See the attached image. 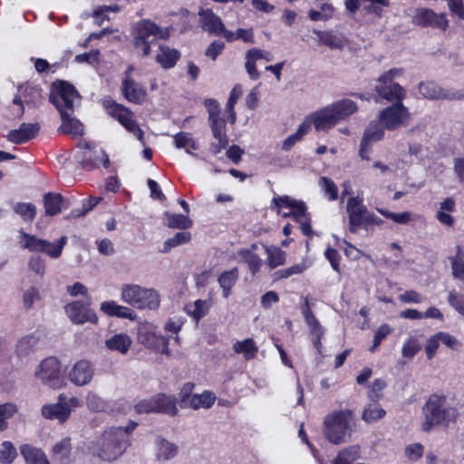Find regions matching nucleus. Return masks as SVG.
<instances>
[{
  "instance_id": "obj_25",
  "label": "nucleus",
  "mask_w": 464,
  "mask_h": 464,
  "mask_svg": "<svg viewBox=\"0 0 464 464\" xmlns=\"http://www.w3.org/2000/svg\"><path fill=\"white\" fill-rule=\"evenodd\" d=\"M121 91L124 97L130 102L140 104L145 97V89L130 77H125L122 81Z\"/></svg>"
},
{
  "instance_id": "obj_62",
  "label": "nucleus",
  "mask_w": 464,
  "mask_h": 464,
  "mask_svg": "<svg viewBox=\"0 0 464 464\" xmlns=\"http://www.w3.org/2000/svg\"><path fill=\"white\" fill-rule=\"evenodd\" d=\"M224 49L225 44L221 41L215 40L208 45V47L205 51V55L214 61L223 52Z\"/></svg>"
},
{
  "instance_id": "obj_37",
  "label": "nucleus",
  "mask_w": 464,
  "mask_h": 464,
  "mask_svg": "<svg viewBox=\"0 0 464 464\" xmlns=\"http://www.w3.org/2000/svg\"><path fill=\"white\" fill-rule=\"evenodd\" d=\"M156 446L157 459L160 460H168L178 453V447L165 439L158 438L156 440Z\"/></svg>"
},
{
  "instance_id": "obj_53",
  "label": "nucleus",
  "mask_w": 464,
  "mask_h": 464,
  "mask_svg": "<svg viewBox=\"0 0 464 464\" xmlns=\"http://www.w3.org/2000/svg\"><path fill=\"white\" fill-rule=\"evenodd\" d=\"M462 248L457 246V255L451 257L452 275L459 279H464V259L461 256Z\"/></svg>"
},
{
  "instance_id": "obj_46",
  "label": "nucleus",
  "mask_w": 464,
  "mask_h": 464,
  "mask_svg": "<svg viewBox=\"0 0 464 464\" xmlns=\"http://www.w3.org/2000/svg\"><path fill=\"white\" fill-rule=\"evenodd\" d=\"M224 38L227 42H234L237 39L243 40L245 43H254V33L251 28L243 29L239 28L235 33L232 31L227 30L224 34Z\"/></svg>"
},
{
  "instance_id": "obj_20",
  "label": "nucleus",
  "mask_w": 464,
  "mask_h": 464,
  "mask_svg": "<svg viewBox=\"0 0 464 464\" xmlns=\"http://www.w3.org/2000/svg\"><path fill=\"white\" fill-rule=\"evenodd\" d=\"M413 23L422 27H432L445 30L449 22L444 14H438L431 9L419 8L413 16Z\"/></svg>"
},
{
  "instance_id": "obj_30",
  "label": "nucleus",
  "mask_w": 464,
  "mask_h": 464,
  "mask_svg": "<svg viewBox=\"0 0 464 464\" xmlns=\"http://www.w3.org/2000/svg\"><path fill=\"white\" fill-rule=\"evenodd\" d=\"M21 454L26 464H50L44 451L31 445H23Z\"/></svg>"
},
{
  "instance_id": "obj_17",
  "label": "nucleus",
  "mask_w": 464,
  "mask_h": 464,
  "mask_svg": "<svg viewBox=\"0 0 464 464\" xmlns=\"http://www.w3.org/2000/svg\"><path fill=\"white\" fill-rule=\"evenodd\" d=\"M346 209L349 215V230L356 233L361 227H367L368 209L358 197L350 198Z\"/></svg>"
},
{
  "instance_id": "obj_52",
  "label": "nucleus",
  "mask_w": 464,
  "mask_h": 464,
  "mask_svg": "<svg viewBox=\"0 0 464 464\" xmlns=\"http://www.w3.org/2000/svg\"><path fill=\"white\" fill-rule=\"evenodd\" d=\"M214 138L228 139L227 135L226 121L223 117L208 120Z\"/></svg>"
},
{
  "instance_id": "obj_21",
  "label": "nucleus",
  "mask_w": 464,
  "mask_h": 464,
  "mask_svg": "<svg viewBox=\"0 0 464 464\" xmlns=\"http://www.w3.org/2000/svg\"><path fill=\"white\" fill-rule=\"evenodd\" d=\"M384 135L383 128L378 121H371L364 130L363 136L361 140L359 155L363 160H369L368 153L371 150L372 142L381 140Z\"/></svg>"
},
{
  "instance_id": "obj_64",
  "label": "nucleus",
  "mask_w": 464,
  "mask_h": 464,
  "mask_svg": "<svg viewBox=\"0 0 464 464\" xmlns=\"http://www.w3.org/2000/svg\"><path fill=\"white\" fill-rule=\"evenodd\" d=\"M391 333V328L388 324L381 325L374 334L373 344L370 348V351L372 353L376 350V348L380 345L382 341Z\"/></svg>"
},
{
  "instance_id": "obj_50",
  "label": "nucleus",
  "mask_w": 464,
  "mask_h": 464,
  "mask_svg": "<svg viewBox=\"0 0 464 464\" xmlns=\"http://www.w3.org/2000/svg\"><path fill=\"white\" fill-rule=\"evenodd\" d=\"M18 411L17 406L12 402L0 404V430L7 428V420L13 417Z\"/></svg>"
},
{
  "instance_id": "obj_7",
  "label": "nucleus",
  "mask_w": 464,
  "mask_h": 464,
  "mask_svg": "<svg viewBox=\"0 0 464 464\" xmlns=\"http://www.w3.org/2000/svg\"><path fill=\"white\" fill-rule=\"evenodd\" d=\"M272 202L278 211L283 208H288L289 212H285L283 215L285 217H293L295 221L299 224V227L304 235H312L310 218L304 202L293 199L289 196L274 197Z\"/></svg>"
},
{
  "instance_id": "obj_5",
  "label": "nucleus",
  "mask_w": 464,
  "mask_h": 464,
  "mask_svg": "<svg viewBox=\"0 0 464 464\" xmlns=\"http://www.w3.org/2000/svg\"><path fill=\"white\" fill-rule=\"evenodd\" d=\"M121 298L137 309L156 310L160 304V295L155 289L136 284L123 285L121 288Z\"/></svg>"
},
{
  "instance_id": "obj_16",
  "label": "nucleus",
  "mask_w": 464,
  "mask_h": 464,
  "mask_svg": "<svg viewBox=\"0 0 464 464\" xmlns=\"http://www.w3.org/2000/svg\"><path fill=\"white\" fill-rule=\"evenodd\" d=\"M65 313L74 324H83L87 322L97 324L98 316L91 308L90 302L74 301L65 306Z\"/></svg>"
},
{
  "instance_id": "obj_41",
  "label": "nucleus",
  "mask_w": 464,
  "mask_h": 464,
  "mask_svg": "<svg viewBox=\"0 0 464 464\" xmlns=\"http://www.w3.org/2000/svg\"><path fill=\"white\" fill-rule=\"evenodd\" d=\"M164 216L169 227L187 229L192 226V220L187 215L165 212Z\"/></svg>"
},
{
  "instance_id": "obj_28",
  "label": "nucleus",
  "mask_w": 464,
  "mask_h": 464,
  "mask_svg": "<svg viewBox=\"0 0 464 464\" xmlns=\"http://www.w3.org/2000/svg\"><path fill=\"white\" fill-rule=\"evenodd\" d=\"M132 341L130 337L124 333L113 334L106 339L105 346L114 352L126 354L131 346Z\"/></svg>"
},
{
  "instance_id": "obj_35",
  "label": "nucleus",
  "mask_w": 464,
  "mask_h": 464,
  "mask_svg": "<svg viewBox=\"0 0 464 464\" xmlns=\"http://www.w3.org/2000/svg\"><path fill=\"white\" fill-rule=\"evenodd\" d=\"M233 350L236 353H243L246 360H251L256 357L258 347L252 338H247L237 341L233 344Z\"/></svg>"
},
{
  "instance_id": "obj_54",
  "label": "nucleus",
  "mask_w": 464,
  "mask_h": 464,
  "mask_svg": "<svg viewBox=\"0 0 464 464\" xmlns=\"http://www.w3.org/2000/svg\"><path fill=\"white\" fill-rule=\"evenodd\" d=\"M86 405L88 409L93 411H104L108 409L107 402L94 392H88L86 397Z\"/></svg>"
},
{
  "instance_id": "obj_10",
  "label": "nucleus",
  "mask_w": 464,
  "mask_h": 464,
  "mask_svg": "<svg viewBox=\"0 0 464 464\" xmlns=\"http://www.w3.org/2000/svg\"><path fill=\"white\" fill-rule=\"evenodd\" d=\"M160 28L149 20L140 21L136 26L133 39L135 50L142 56L150 54L151 47L157 44L160 35Z\"/></svg>"
},
{
  "instance_id": "obj_23",
  "label": "nucleus",
  "mask_w": 464,
  "mask_h": 464,
  "mask_svg": "<svg viewBox=\"0 0 464 464\" xmlns=\"http://www.w3.org/2000/svg\"><path fill=\"white\" fill-rule=\"evenodd\" d=\"M312 125H314L316 130H319V112H314L311 116L306 117L298 127L296 132L288 136L283 141L282 150L285 151L290 150L296 142L300 141L308 133Z\"/></svg>"
},
{
  "instance_id": "obj_49",
  "label": "nucleus",
  "mask_w": 464,
  "mask_h": 464,
  "mask_svg": "<svg viewBox=\"0 0 464 464\" xmlns=\"http://www.w3.org/2000/svg\"><path fill=\"white\" fill-rule=\"evenodd\" d=\"M14 210L24 221H32L36 214V208L32 203L19 202L14 206Z\"/></svg>"
},
{
  "instance_id": "obj_55",
  "label": "nucleus",
  "mask_w": 464,
  "mask_h": 464,
  "mask_svg": "<svg viewBox=\"0 0 464 464\" xmlns=\"http://www.w3.org/2000/svg\"><path fill=\"white\" fill-rule=\"evenodd\" d=\"M385 413L386 412L382 408L369 405L368 407L364 408L362 414V419L367 423H372L373 421H376L377 420L383 418Z\"/></svg>"
},
{
  "instance_id": "obj_45",
  "label": "nucleus",
  "mask_w": 464,
  "mask_h": 464,
  "mask_svg": "<svg viewBox=\"0 0 464 464\" xmlns=\"http://www.w3.org/2000/svg\"><path fill=\"white\" fill-rule=\"evenodd\" d=\"M22 96L27 104L38 106L43 101L42 90L38 86L21 87Z\"/></svg>"
},
{
  "instance_id": "obj_56",
  "label": "nucleus",
  "mask_w": 464,
  "mask_h": 464,
  "mask_svg": "<svg viewBox=\"0 0 464 464\" xmlns=\"http://www.w3.org/2000/svg\"><path fill=\"white\" fill-rule=\"evenodd\" d=\"M41 296L37 287L31 286L23 292V305L24 309L30 310L34 304L40 301Z\"/></svg>"
},
{
  "instance_id": "obj_38",
  "label": "nucleus",
  "mask_w": 464,
  "mask_h": 464,
  "mask_svg": "<svg viewBox=\"0 0 464 464\" xmlns=\"http://www.w3.org/2000/svg\"><path fill=\"white\" fill-rule=\"evenodd\" d=\"M264 247L267 254L266 263L271 269L285 264V253L282 249L275 246H264Z\"/></svg>"
},
{
  "instance_id": "obj_42",
  "label": "nucleus",
  "mask_w": 464,
  "mask_h": 464,
  "mask_svg": "<svg viewBox=\"0 0 464 464\" xmlns=\"http://www.w3.org/2000/svg\"><path fill=\"white\" fill-rule=\"evenodd\" d=\"M360 458V448L357 445H353L343 449L336 458L334 459L333 464H352L353 461Z\"/></svg>"
},
{
  "instance_id": "obj_27",
  "label": "nucleus",
  "mask_w": 464,
  "mask_h": 464,
  "mask_svg": "<svg viewBox=\"0 0 464 464\" xmlns=\"http://www.w3.org/2000/svg\"><path fill=\"white\" fill-rule=\"evenodd\" d=\"M101 311L110 316L126 318L130 321L137 319V314L127 306L120 305L115 301H104L101 304Z\"/></svg>"
},
{
  "instance_id": "obj_59",
  "label": "nucleus",
  "mask_w": 464,
  "mask_h": 464,
  "mask_svg": "<svg viewBox=\"0 0 464 464\" xmlns=\"http://www.w3.org/2000/svg\"><path fill=\"white\" fill-rule=\"evenodd\" d=\"M321 183L325 196L329 200H334L338 196V188L336 185L328 178L321 177Z\"/></svg>"
},
{
  "instance_id": "obj_43",
  "label": "nucleus",
  "mask_w": 464,
  "mask_h": 464,
  "mask_svg": "<svg viewBox=\"0 0 464 464\" xmlns=\"http://www.w3.org/2000/svg\"><path fill=\"white\" fill-rule=\"evenodd\" d=\"M237 254L240 259L247 264L248 268L252 274L255 275L259 271L262 265V260L256 254L252 252V250L242 248L238 251Z\"/></svg>"
},
{
  "instance_id": "obj_51",
  "label": "nucleus",
  "mask_w": 464,
  "mask_h": 464,
  "mask_svg": "<svg viewBox=\"0 0 464 464\" xmlns=\"http://www.w3.org/2000/svg\"><path fill=\"white\" fill-rule=\"evenodd\" d=\"M174 145L178 149L197 150L198 147L190 133L179 132L173 136Z\"/></svg>"
},
{
  "instance_id": "obj_12",
  "label": "nucleus",
  "mask_w": 464,
  "mask_h": 464,
  "mask_svg": "<svg viewBox=\"0 0 464 464\" xmlns=\"http://www.w3.org/2000/svg\"><path fill=\"white\" fill-rule=\"evenodd\" d=\"M104 105L108 113L115 118L124 128L131 132L140 141L143 142V130L133 120L132 112L126 107L113 101H105Z\"/></svg>"
},
{
  "instance_id": "obj_33",
  "label": "nucleus",
  "mask_w": 464,
  "mask_h": 464,
  "mask_svg": "<svg viewBox=\"0 0 464 464\" xmlns=\"http://www.w3.org/2000/svg\"><path fill=\"white\" fill-rule=\"evenodd\" d=\"M239 274L237 268L223 272L218 278V282L222 289V295L227 298L231 294V289L238 280Z\"/></svg>"
},
{
  "instance_id": "obj_48",
  "label": "nucleus",
  "mask_w": 464,
  "mask_h": 464,
  "mask_svg": "<svg viewBox=\"0 0 464 464\" xmlns=\"http://www.w3.org/2000/svg\"><path fill=\"white\" fill-rule=\"evenodd\" d=\"M241 95V88L239 85L235 86L230 92L229 98L226 106V110L228 113V122L234 124L237 120V114L234 110L235 104L237 103L239 96Z\"/></svg>"
},
{
  "instance_id": "obj_13",
  "label": "nucleus",
  "mask_w": 464,
  "mask_h": 464,
  "mask_svg": "<svg viewBox=\"0 0 464 464\" xmlns=\"http://www.w3.org/2000/svg\"><path fill=\"white\" fill-rule=\"evenodd\" d=\"M379 120L384 128L394 130L409 124L410 112L402 102H395L380 111Z\"/></svg>"
},
{
  "instance_id": "obj_18",
  "label": "nucleus",
  "mask_w": 464,
  "mask_h": 464,
  "mask_svg": "<svg viewBox=\"0 0 464 464\" xmlns=\"http://www.w3.org/2000/svg\"><path fill=\"white\" fill-rule=\"evenodd\" d=\"M67 376L69 381L75 386H86L90 384L93 379V365L88 360H78L69 370Z\"/></svg>"
},
{
  "instance_id": "obj_39",
  "label": "nucleus",
  "mask_w": 464,
  "mask_h": 464,
  "mask_svg": "<svg viewBox=\"0 0 464 464\" xmlns=\"http://www.w3.org/2000/svg\"><path fill=\"white\" fill-rule=\"evenodd\" d=\"M302 313L304 316L307 325L310 327L312 341L314 346L318 349L319 347V333L317 332V320L310 310L309 303L305 300L304 305L302 307Z\"/></svg>"
},
{
  "instance_id": "obj_58",
  "label": "nucleus",
  "mask_w": 464,
  "mask_h": 464,
  "mask_svg": "<svg viewBox=\"0 0 464 464\" xmlns=\"http://www.w3.org/2000/svg\"><path fill=\"white\" fill-rule=\"evenodd\" d=\"M380 214H382L386 218H390L395 223L398 224H407L411 220V214L409 211L401 212V213H394L383 208L377 209Z\"/></svg>"
},
{
  "instance_id": "obj_11",
  "label": "nucleus",
  "mask_w": 464,
  "mask_h": 464,
  "mask_svg": "<svg viewBox=\"0 0 464 464\" xmlns=\"http://www.w3.org/2000/svg\"><path fill=\"white\" fill-rule=\"evenodd\" d=\"M80 150L76 158L80 165L85 169H93L102 164L105 168L110 165L109 156L102 148H98L89 142H80Z\"/></svg>"
},
{
  "instance_id": "obj_31",
  "label": "nucleus",
  "mask_w": 464,
  "mask_h": 464,
  "mask_svg": "<svg viewBox=\"0 0 464 464\" xmlns=\"http://www.w3.org/2000/svg\"><path fill=\"white\" fill-rule=\"evenodd\" d=\"M156 412L175 416L178 412L176 401L171 396L157 394L154 396Z\"/></svg>"
},
{
  "instance_id": "obj_14",
  "label": "nucleus",
  "mask_w": 464,
  "mask_h": 464,
  "mask_svg": "<svg viewBox=\"0 0 464 464\" xmlns=\"http://www.w3.org/2000/svg\"><path fill=\"white\" fill-rule=\"evenodd\" d=\"M193 384L186 383L179 393V406L192 410L209 409L215 402V395L208 391L200 394H190Z\"/></svg>"
},
{
  "instance_id": "obj_15",
  "label": "nucleus",
  "mask_w": 464,
  "mask_h": 464,
  "mask_svg": "<svg viewBox=\"0 0 464 464\" xmlns=\"http://www.w3.org/2000/svg\"><path fill=\"white\" fill-rule=\"evenodd\" d=\"M420 93L428 100L463 101L464 91L444 89L434 82H423L419 84Z\"/></svg>"
},
{
  "instance_id": "obj_63",
  "label": "nucleus",
  "mask_w": 464,
  "mask_h": 464,
  "mask_svg": "<svg viewBox=\"0 0 464 464\" xmlns=\"http://www.w3.org/2000/svg\"><path fill=\"white\" fill-rule=\"evenodd\" d=\"M386 385L387 384L384 380L376 379L372 384V390L369 393V398L373 401H379L382 397L381 392L386 387Z\"/></svg>"
},
{
  "instance_id": "obj_22",
  "label": "nucleus",
  "mask_w": 464,
  "mask_h": 464,
  "mask_svg": "<svg viewBox=\"0 0 464 464\" xmlns=\"http://www.w3.org/2000/svg\"><path fill=\"white\" fill-rule=\"evenodd\" d=\"M199 25L207 33L215 35H222L227 31L221 18L211 9H201L198 12Z\"/></svg>"
},
{
  "instance_id": "obj_34",
  "label": "nucleus",
  "mask_w": 464,
  "mask_h": 464,
  "mask_svg": "<svg viewBox=\"0 0 464 464\" xmlns=\"http://www.w3.org/2000/svg\"><path fill=\"white\" fill-rule=\"evenodd\" d=\"M160 53L157 54V62L165 69L172 68L179 58V53L176 49L159 46Z\"/></svg>"
},
{
  "instance_id": "obj_19",
  "label": "nucleus",
  "mask_w": 464,
  "mask_h": 464,
  "mask_svg": "<svg viewBox=\"0 0 464 464\" xmlns=\"http://www.w3.org/2000/svg\"><path fill=\"white\" fill-rule=\"evenodd\" d=\"M71 411L72 410L69 408L67 397L63 393L59 395L56 403L44 404L41 410L44 418L57 420L60 422H64L70 417Z\"/></svg>"
},
{
  "instance_id": "obj_9",
  "label": "nucleus",
  "mask_w": 464,
  "mask_h": 464,
  "mask_svg": "<svg viewBox=\"0 0 464 464\" xmlns=\"http://www.w3.org/2000/svg\"><path fill=\"white\" fill-rule=\"evenodd\" d=\"M356 103L349 99H343L321 109V129H328L357 111Z\"/></svg>"
},
{
  "instance_id": "obj_24",
  "label": "nucleus",
  "mask_w": 464,
  "mask_h": 464,
  "mask_svg": "<svg viewBox=\"0 0 464 464\" xmlns=\"http://www.w3.org/2000/svg\"><path fill=\"white\" fill-rule=\"evenodd\" d=\"M40 130L38 123H22L16 130L8 132L7 140L14 144H23L36 136Z\"/></svg>"
},
{
  "instance_id": "obj_4",
  "label": "nucleus",
  "mask_w": 464,
  "mask_h": 464,
  "mask_svg": "<svg viewBox=\"0 0 464 464\" xmlns=\"http://www.w3.org/2000/svg\"><path fill=\"white\" fill-rule=\"evenodd\" d=\"M324 435L334 445L350 440L356 427V419L351 410L335 411L324 417Z\"/></svg>"
},
{
  "instance_id": "obj_26",
  "label": "nucleus",
  "mask_w": 464,
  "mask_h": 464,
  "mask_svg": "<svg viewBox=\"0 0 464 464\" xmlns=\"http://www.w3.org/2000/svg\"><path fill=\"white\" fill-rule=\"evenodd\" d=\"M375 92L380 97L390 102L396 101V102H402L405 97L403 88L394 82H379V84L375 86Z\"/></svg>"
},
{
  "instance_id": "obj_44",
  "label": "nucleus",
  "mask_w": 464,
  "mask_h": 464,
  "mask_svg": "<svg viewBox=\"0 0 464 464\" xmlns=\"http://www.w3.org/2000/svg\"><path fill=\"white\" fill-rule=\"evenodd\" d=\"M39 337L36 334H30L23 337L17 343L16 353L18 356L24 357L31 353L37 346Z\"/></svg>"
},
{
  "instance_id": "obj_36",
  "label": "nucleus",
  "mask_w": 464,
  "mask_h": 464,
  "mask_svg": "<svg viewBox=\"0 0 464 464\" xmlns=\"http://www.w3.org/2000/svg\"><path fill=\"white\" fill-rule=\"evenodd\" d=\"M63 198L61 194L48 192L44 197L45 213L55 216L62 211Z\"/></svg>"
},
{
  "instance_id": "obj_2",
  "label": "nucleus",
  "mask_w": 464,
  "mask_h": 464,
  "mask_svg": "<svg viewBox=\"0 0 464 464\" xmlns=\"http://www.w3.org/2000/svg\"><path fill=\"white\" fill-rule=\"evenodd\" d=\"M137 425L130 421L124 427H107L94 444L93 455L108 462L119 459L130 446V436Z\"/></svg>"
},
{
  "instance_id": "obj_1",
  "label": "nucleus",
  "mask_w": 464,
  "mask_h": 464,
  "mask_svg": "<svg viewBox=\"0 0 464 464\" xmlns=\"http://www.w3.org/2000/svg\"><path fill=\"white\" fill-rule=\"evenodd\" d=\"M50 102L56 107L61 115L62 125L58 131L72 136H82L84 129L82 122L72 116L74 108L80 103V95L74 86L64 81H57L53 84Z\"/></svg>"
},
{
  "instance_id": "obj_60",
  "label": "nucleus",
  "mask_w": 464,
  "mask_h": 464,
  "mask_svg": "<svg viewBox=\"0 0 464 464\" xmlns=\"http://www.w3.org/2000/svg\"><path fill=\"white\" fill-rule=\"evenodd\" d=\"M449 304L464 316V295L454 291L450 292L448 296Z\"/></svg>"
},
{
  "instance_id": "obj_29",
  "label": "nucleus",
  "mask_w": 464,
  "mask_h": 464,
  "mask_svg": "<svg viewBox=\"0 0 464 464\" xmlns=\"http://www.w3.org/2000/svg\"><path fill=\"white\" fill-rule=\"evenodd\" d=\"M321 43L335 50H343L349 44L348 40L342 34L335 31L321 33Z\"/></svg>"
},
{
  "instance_id": "obj_40",
  "label": "nucleus",
  "mask_w": 464,
  "mask_h": 464,
  "mask_svg": "<svg viewBox=\"0 0 464 464\" xmlns=\"http://www.w3.org/2000/svg\"><path fill=\"white\" fill-rule=\"evenodd\" d=\"M70 439L64 438L53 447V457L62 464H66L71 453Z\"/></svg>"
},
{
  "instance_id": "obj_61",
  "label": "nucleus",
  "mask_w": 464,
  "mask_h": 464,
  "mask_svg": "<svg viewBox=\"0 0 464 464\" xmlns=\"http://www.w3.org/2000/svg\"><path fill=\"white\" fill-rule=\"evenodd\" d=\"M100 201V198H91L88 201H84L82 203V209H73L71 212L72 218H79L86 215L90 210H92Z\"/></svg>"
},
{
  "instance_id": "obj_32",
  "label": "nucleus",
  "mask_w": 464,
  "mask_h": 464,
  "mask_svg": "<svg viewBox=\"0 0 464 464\" xmlns=\"http://www.w3.org/2000/svg\"><path fill=\"white\" fill-rule=\"evenodd\" d=\"M209 308L210 304L208 301L198 299L193 303L187 304L184 310L198 323L201 318L207 315Z\"/></svg>"
},
{
  "instance_id": "obj_57",
  "label": "nucleus",
  "mask_w": 464,
  "mask_h": 464,
  "mask_svg": "<svg viewBox=\"0 0 464 464\" xmlns=\"http://www.w3.org/2000/svg\"><path fill=\"white\" fill-rule=\"evenodd\" d=\"M15 456L16 451L12 443L9 441L3 442L0 449V463L10 464L13 462Z\"/></svg>"
},
{
  "instance_id": "obj_47",
  "label": "nucleus",
  "mask_w": 464,
  "mask_h": 464,
  "mask_svg": "<svg viewBox=\"0 0 464 464\" xmlns=\"http://www.w3.org/2000/svg\"><path fill=\"white\" fill-rule=\"evenodd\" d=\"M190 238L191 235L189 232H178L175 234L173 237H170L164 242L163 247L160 251L162 253H168L169 251H170L171 248L188 243L190 240Z\"/></svg>"
},
{
  "instance_id": "obj_6",
  "label": "nucleus",
  "mask_w": 464,
  "mask_h": 464,
  "mask_svg": "<svg viewBox=\"0 0 464 464\" xmlns=\"http://www.w3.org/2000/svg\"><path fill=\"white\" fill-rule=\"evenodd\" d=\"M19 242L22 247L31 252L44 253L51 258L56 259L61 256L63 249L67 244V237L63 236L57 242H50L21 229L19 231Z\"/></svg>"
},
{
  "instance_id": "obj_8",
  "label": "nucleus",
  "mask_w": 464,
  "mask_h": 464,
  "mask_svg": "<svg viewBox=\"0 0 464 464\" xmlns=\"http://www.w3.org/2000/svg\"><path fill=\"white\" fill-rule=\"evenodd\" d=\"M34 377L51 389H61L65 385L62 374L61 363L55 357H47L41 361L34 371Z\"/></svg>"
},
{
  "instance_id": "obj_3",
  "label": "nucleus",
  "mask_w": 464,
  "mask_h": 464,
  "mask_svg": "<svg viewBox=\"0 0 464 464\" xmlns=\"http://www.w3.org/2000/svg\"><path fill=\"white\" fill-rule=\"evenodd\" d=\"M422 412L424 431H430L434 426H449L450 423L456 422L459 416L458 409L448 402L446 396L436 393L429 397L422 408Z\"/></svg>"
}]
</instances>
